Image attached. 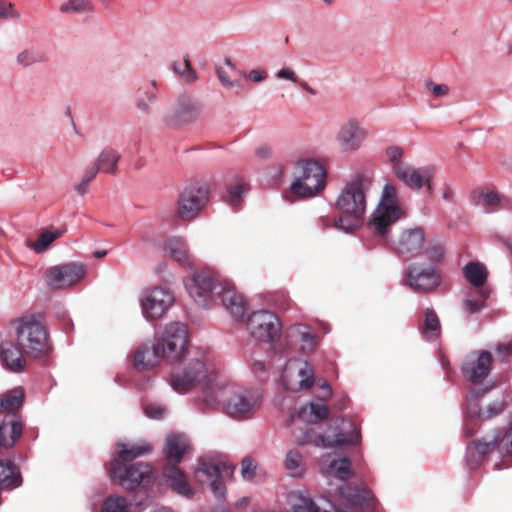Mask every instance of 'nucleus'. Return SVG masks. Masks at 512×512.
Wrapping results in <instances>:
<instances>
[{
	"label": "nucleus",
	"mask_w": 512,
	"mask_h": 512,
	"mask_svg": "<svg viewBox=\"0 0 512 512\" xmlns=\"http://www.w3.org/2000/svg\"><path fill=\"white\" fill-rule=\"evenodd\" d=\"M234 467L226 462L199 461L194 476L196 481L203 482V477L211 480V489L217 497L224 495V482L231 478Z\"/></svg>",
	"instance_id": "15"
},
{
	"label": "nucleus",
	"mask_w": 512,
	"mask_h": 512,
	"mask_svg": "<svg viewBox=\"0 0 512 512\" xmlns=\"http://www.w3.org/2000/svg\"><path fill=\"white\" fill-rule=\"evenodd\" d=\"M140 302L143 314L147 319H158L172 306L174 296L168 289L154 287L143 293Z\"/></svg>",
	"instance_id": "16"
},
{
	"label": "nucleus",
	"mask_w": 512,
	"mask_h": 512,
	"mask_svg": "<svg viewBox=\"0 0 512 512\" xmlns=\"http://www.w3.org/2000/svg\"><path fill=\"white\" fill-rule=\"evenodd\" d=\"M367 131L355 120L343 124L336 136V142L343 152L358 150L366 139Z\"/></svg>",
	"instance_id": "22"
},
{
	"label": "nucleus",
	"mask_w": 512,
	"mask_h": 512,
	"mask_svg": "<svg viewBox=\"0 0 512 512\" xmlns=\"http://www.w3.org/2000/svg\"><path fill=\"white\" fill-rule=\"evenodd\" d=\"M120 160V154L111 148L104 149L98 156L94 165L97 167L99 172L107 174H116L117 164Z\"/></svg>",
	"instance_id": "29"
},
{
	"label": "nucleus",
	"mask_w": 512,
	"mask_h": 512,
	"mask_svg": "<svg viewBox=\"0 0 512 512\" xmlns=\"http://www.w3.org/2000/svg\"><path fill=\"white\" fill-rule=\"evenodd\" d=\"M502 411V406L501 405H494L493 407L490 408V413L487 415V417H491L493 415H496L498 413H500Z\"/></svg>",
	"instance_id": "60"
},
{
	"label": "nucleus",
	"mask_w": 512,
	"mask_h": 512,
	"mask_svg": "<svg viewBox=\"0 0 512 512\" xmlns=\"http://www.w3.org/2000/svg\"><path fill=\"white\" fill-rule=\"evenodd\" d=\"M495 448L499 452L512 454V425L500 438L491 442L477 441L471 443L467 448L468 461L478 464L487 453Z\"/></svg>",
	"instance_id": "18"
},
{
	"label": "nucleus",
	"mask_w": 512,
	"mask_h": 512,
	"mask_svg": "<svg viewBox=\"0 0 512 512\" xmlns=\"http://www.w3.org/2000/svg\"><path fill=\"white\" fill-rule=\"evenodd\" d=\"M89 183L88 182H85L83 180H81V182L75 186V190L80 194V195H84L87 193L88 191V188H89Z\"/></svg>",
	"instance_id": "58"
},
{
	"label": "nucleus",
	"mask_w": 512,
	"mask_h": 512,
	"mask_svg": "<svg viewBox=\"0 0 512 512\" xmlns=\"http://www.w3.org/2000/svg\"><path fill=\"white\" fill-rule=\"evenodd\" d=\"M395 175L412 189L419 190L426 185L428 191H432L431 180L434 172L431 167L414 169L408 165H397Z\"/></svg>",
	"instance_id": "23"
},
{
	"label": "nucleus",
	"mask_w": 512,
	"mask_h": 512,
	"mask_svg": "<svg viewBox=\"0 0 512 512\" xmlns=\"http://www.w3.org/2000/svg\"><path fill=\"white\" fill-rule=\"evenodd\" d=\"M189 449L190 443L185 435L171 434L167 436L163 449L166 462L162 471L163 477L173 491L187 498L193 497L194 491L184 472L179 468V464Z\"/></svg>",
	"instance_id": "5"
},
{
	"label": "nucleus",
	"mask_w": 512,
	"mask_h": 512,
	"mask_svg": "<svg viewBox=\"0 0 512 512\" xmlns=\"http://www.w3.org/2000/svg\"><path fill=\"white\" fill-rule=\"evenodd\" d=\"M241 474L245 480H252L256 474L257 465L250 457H245L242 460Z\"/></svg>",
	"instance_id": "45"
},
{
	"label": "nucleus",
	"mask_w": 512,
	"mask_h": 512,
	"mask_svg": "<svg viewBox=\"0 0 512 512\" xmlns=\"http://www.w3.org/2000/svg\"><path fill=\"white\" fill-rule=\"evenodd\" d=\"M110 474L112 479L126 490H134L137 487L147 488L153 479V469L146 462L131 465L112 462Z\"/></svg>",
	"instance_id": "10"
},
{
	"label": "nucleus",
	"mask_w": 512,
	"mask_h": 512,
	"mask_svg": "<svg viewBox=\"0 0 512 512\" xmlns=\"http://www.w3.org/2000/svg\"><path fill=\"white\" fill-rule=\"evenodd\" d=\"M99 170L97 169V167L93 164L91 165L90 167L87 168V170L85 171L83 177H82V180L85 181V182H88L89 184L95 179V177L97 176Z\"/></svg>",
	"instance_id": "55"
},
{
	"label": "nucleus",
	"mask_w": 512,
	"mask_h": 512,
	"mask_svg": "<svg viewBox=\"0 0 512 512\" xmlns=\"http://www.w3.org/2000/svg\"><path fill=\"white\" fill-rule=\"evenodd\" d=\"M277 77L280 79H286V80H290L292 82H297V76H296L295 72L288 68H284V69H281L280 71H278Z\"/></svg>",
	"instance_id": "54"
},
{
	"label": "nucleus",
	"mask_w": 512,
	"mask_h": 512,
	"mask_svg": "<svg viewBox=\"0 0 512 512\" xmlns=\"http://www.w3.org/2000/svg\"><path fill=\"white\" fill-rule=\"evenodd\" d=\"M26 354L20 346L12 341H4L0 345V360L11 372L20 373L26 367Z\"/></svg>",
	"instance_id": "24"
},
{
	"label": "nucleus",
	"mask_w": 512,
	"mask_h": 512,
	"mask_svg": "<svg viewBox=\"0 0 512 512\" xmlns=\"http://www.w3.org/2000/svg\"><path fill=\"white\" fill-rule=\"evenodd\" d=\"M48 60L46 53L36 49H25L17 55V62L23 67L43 63Z\"/></svg>",
	"instance_id": "34"
},
{
	"label": "nucleus",
	"mask_w": 512,
	"mask_h": 512,
	"mask_svg": "<svg viewBox=\"0 0 512 512\" xmlns=\"http://www.w3.org/2000/svg\"><path fill=\"white\" fill-rule=\"evenodd\" d=\"M217 75H218V78L221 81V83L223 85H225L226 87L231 88V87L235 86L236 83L230 81L228 73L222 67L217 68Z\"/></svg>",
	"instance_id": "52"
},
{
	"label": "nucleus",
	"mask_w": 512,
	"mask_h": 512,
	"mask_svg": "<svg viewBox=\"0 0 512 512\" xmlns=\"http://www.w3.org/2000/svg\"><path fill=\"white\" fill-rule=\"evenodd\" d=\"M94 10L90 0H69L60 6L62 13H88Z\"/></svg>",
	"instance_id": "36"
},
{
	"label": "nucleus",
	"mask_w": 512,
	"mask_h": 512,
	"mask_svg": "<svg viewBox=\"0 0 512 512\" xmlns=\"http://www.w3.org/2000/svg\"><path fill=\"white\" fill-rule=\"evenodd\" d=\"M265 369V365L263 362L261 361H256L254 364H253V370L254 371H264Z\"/></svg>",
	"instance_id": "61"
},
{
	"label": "nucleus",
	"mask_w": 512,
	"mask_h": 512,
	"mask_svg": "<svg viewBox=\"0 0 512 512\" xmlns=\"http://www.w3.org/2000/svg\"><path fill=\"white\" fill-rule=\"evenodd\" d=\"M299 375L302 377L300 380V388L303 390L310 389L314 384L312 369L308 364L299 370Z\"/></svg>",
	"instance_id": "46"
},
{
	"label": "nucleus",
	"mask_w": 512,
	"mask_h": 512,
	"mask_svg": "<svg viewBox=\"0 0 512 512\" xmlns=\"http://www.w3.org/2000/svg\"><path fill=\"white\" fill-rule=\"evenodd\" d=\"M202 112V105L189 95L179 96L165 117L169 127L179 128L192 124L198 120Z\"/></svg>",
	"instance_id": "13"
},
{
	"label": "nucleus",
	"mask_w": 512,
	"mask_h": 512,
	"mask_svg": "<svg viewBox=\"0 0 512 512\" xmlns=\"http://www.w3.org/2000/svg\"><path fill=\"white\" fill-rule=\"evenodd\" d=\"M25 399L21 387L0 395V456H10L23 434L25 422L18 413Z\"/></svg>",
	"instance_id": "4"
},
{
	"label": "nucleus",
	"mask_w": 512,
	"mask_h": 512,
	"mask_svg": "<svg viewBox=\"0 0 512 512\" xmlns=\"http://www.w3.org/2000/svg\"><path fill=\"white\" fill-rule=\"evenodd\" d=\"M330 467L335 471L336 476L341 480H347L353 476L351 460L347 457L333 460Z\"/></svg>",
	"instance_id": "37"
},
{
	"label": "nucleus",
	"mask_w": 512,
	"mask_h": 512,
	"mask_svg": "<svg viewBox=\"0 0 512 512\" xmlns=\"http://www.w3.org/2000/svg\"><path fill=\"white\" fill-rule=\"evenodd\" d=\"M261 404V395L257 390L241 389L235 391L225 402L224 410L231 418L242 420L252 417Z\"/></svg>",
	"instance_id": "12"
},
{
	"label": "nucleus",
	"mask_w": 512,
	"mask_h": 512,
	"mask_svg": "<svg viewBox=\"0 0 512 512\" xmlns=\"http://www.w3.org/2000/svg\"><path fill=\"white\" fill-rule=\"evenodd\" d=\"M289 335L291 337L299 338L302 342L313 345L314 337L308 331V328L305 325L297 324L289 328Z\"/></svg>",
	"instance_id": "42"
},
{
	"label": "nucleus",
	"mask_w": 512,
	"mask_h": 512,
	"mask_svg": "<svg viewBox=\"0 0 512 512\" xmlns=\"http://www.w3.org/2000/svg\"><path fill=\"white\" fill-rule=\"evenodd\" d=\"M217 378V373L208 370L204 353L196 351L181 371L171 375L170 385L176 392L186 393L196 385L202 384L203 402L208 407H214L218 404L223 390V384H220Z\"/></svg>",
	"instance_id": "3"
},
{
	"label": "nucleus",
	"mask_w": 512,
	"mask_h": 512,
	"mask_svg": "<svg viewBox=\"0 0 512 512\" xmlns=\"http://www.w3.org/2000/svg\"><path fill=\"white\" fill-rule=\"evenodd\" d=\"M329 409L324 404L308 403L301 407L298 416L305 422L317 423L328 417Z\"/></svg>",
	"instance_id": "31"
},
{
	"label": "nucleus",
	"mask_w": 512,
	"mask_h": 512,
	"mask_svg": "<svg viewBox=\"0 0 512 512\" xmlns=\"http://www.w3.org/2000/svg\"><path fill=\"white\" fill-rule=\"evenodd\" d=\"M209 199V187L205 183H191L180 193L177 215L182 220H192L203 209Z\"/></svg>",
	"instance_id": "11"
},
{
	"label": "nucleus",
	"mask_w": 512,
	"mask_h": 512,
	"mask_svg": "<svg viewBox=\"0 0 512 512\" xmlns=\"http://www.w3.org/2000/svg\"><path fill=\"white\" fill-rule=\"evenodd\" d=\"M16 341L27 357L38 359L52 351L46 326L34 315L23 316L16 322Z\"/></svg>",
	"instance_id": "6"
},
{
	"label": "nucleus",
	"mask_w": 512,
	"mask_h": 512,
	"mask_svg": "<svg viewBox=\"0 0 512 512\" xmlns=\"http://www.w3.org/2000/svg\"><path fill=\"white\" fill-rule=\"evenodd\" d=\"M155 345L163 360L169 363L180 361L188 352L189 334L187 326L180 322H172L165 326Z\"/></svg>",
	"instance_id": "9"
},
{
	"label": "nucleus",
	"mask_w": 512,
	"mask_h": 512,
	"mask_svg": "<svg viewBox=\"0 0 512 512\" xmlns=\"http://www.w3.org/2000/svg\"><path fill=\"white\" fill-rule=\"evenodd\" d=\"M425 243V232L421 227L403 229L396 240L393 241V248L400 256H415Z\"/></svg>",
	"instance_id": "20"
},
{
	"label": "nucleus",
	"mask_w": 512,
	"mask_h": 512,
	"mask_svg": "<svg viewBox=\"0 0 512 512\" xmlns=\"http://www.w3.org/2000/svg\"><path fill=\"white\" fill-rule=\"evenodd\" d=\"M63 234V230L44 231L39 235L38 239L32 245V247L37 253L44 252L53 241L60 238Z\"/></svg>",
	"instance_id": "35"
},
{
	"label": "nucleus",
	"mask_w": 512,
	"mask_h": 512,
	"mask_svg": "<svg viewBox=\"0 0 512 512\" xmlns=\"http://www.w3.org/2000/svg\"><path fill=\"white\" fill-rule=\"evenodd\" d=\"M247 328L255 339L273 342L280 334L281 323L274 313L260 310L248 317Z\"/></svg>",
	"instance_id": "14"
},
{
	"label": "nucleus",
	"mask_w": 512,
	"mask_h": 512,
	"mask_svg": "<svg viewBox=\"0 0 512 512\" xmlns=\"http://www.w3.org/2000/svg\"><path fill=\"white\" fill-rule=\"evenodd\" d=\"M428 255L431 261L439 262L443 259L444 249L441 245H436L428 250Z\"/></svg>",
	"instance_id": "51"
},
{
	"label": "nucleus",
	"mask_w": 512,
	"mask_h": 512,
	"mask_svg": "<svg viewBox=\"0 0 512 512\" xmlns=\"http://www.w3.org/2000/svg\"><path fill=\"white\" fill-rule=\"evenodd\" d=\"M161 359L155 343L152 346L143 344L134 353L133 365L138 371H146L157 366Z\"/></svg>",
	"instance_id": "26"
},
{
	"label": "nucleus",
	"mask_w": 512,
	"mask_h": 512,
	"mask_svg": "<svg viewBox=\"0 0 512 512\" xmlns=\"http://www.w3.org/2000/svg\"><path fill=\"white\" fill-rule=\"evenodd\" d=\"M145 414L154 419H160L165 413V408L160 405L150 404L144 408Z\"/></svg>",
	"instance_id": "50"
},
{
	"label": "nucleus",
	"mask_w": 512,
	"mask_h": 512,
	"mask_svg": "<svg viewBox=\"0 0 512 512\" xmlns=\"http://www.w3.org/2000/svg\"><path fill=\"white\" fill-rule=\"evenodd\" d=\"M403 153V149L399 146H390L386 149V155L389 161L392 163V168L395 174L397 165H405L401 162Z\"/></svg>",
	"instance_id": "44"
},
{
	"label": "nucleus",
	"mask_w": 512,
	"mask_h": 512,
	"mask_svg": "<svg viewBox=\"0 0 512 512\" xmlns=\"http://www.w3.org/2000/svg\"><path fill=\"white\" fill-rule=\"evenodd\" d=\"M372 183V176L368 173H356L346 182L335 202L340 212V216L332 220L336 228L350 231L361 224L366 212V194Z\"/></svg>",
	"instance_id": "2"
},
{
	"label": "nucleus",
	"mask_w": 512,
	"mask_h": 512,
	"mask_svg": "<svg viewBox=\"0 0 512 512\" xmlns=\"http://www.w3.org/2000/svg\"><path fill=\"white\" fill-rule=\"evenodd\" d=\"M106 254H107V252L105 250H102V251H96L94 253V256L96 258H102V257L106 256Z\"/></svg>",
	"instance_id": "63"
},
{
	"label": "nucleus",
	"mask_w": 512,
	"mask_h": 512,
	"mask_svg": "<svg viewBox=\"0 0 512 512\" xmlns=\"http://www.w3.org/2000/svg\"><path fill=\"white\" fill-rule=\"evenodd\" d=\"M85 273L86 269L83 264L71 262L49 268L45 278L49 286L59 289L78 283Z\"/></svg>",
	"instance_id": "17"
},
{
	"label": "nucleus",
	"mask_w": 512,
	"mask_h": 512,
	"mask_svg": "<svg viewBox=\"0 0 512 512\" xmlns=\"http://www.w3.org/2000/svg\"><path fill=\"white\" fill-rule=\"evenodd\" d=\"M406 276L408 285L417 293L433 292L441 283L436 269H421L415 264L408 267Z\"/></svg>",
	"instance_id": "19"
},
{
	"label": "nucleus",
	"mask_w": 512,
	"mask_h": 512,
	"mask_svg": "<svg viewBox=\"0 0 512 512\" xmlns=\"http://www.w3.org/2000/svg\"><path fill=\"white\" fill-rule=\"evenodd\" d=\"M467 415L471 420L473 418H481L483 417V413L481 411L479 402H478V394L475 392H471L467 398Z\"/></svg>",
	"instance_id": "43"
},
{
	"label": "nucleus",
	"mask_w": 512,
	"mask_h": 512,
	"mask_svg": "<svg viewBox=\"0 0 512 512\" xmlns=\"http://www.w3.org/2000/svg\"><path fill=\"white\" fill-rule=\"evenodd\" d=\"M492 292L491 288H484L476 290V299H465L462 303V308L467 315L479 313L484 307L486 300L490 297Z\"/></svg>",
	"instance_id": "33"
},
{
	"label": "nucleus",
	"mask_w": 512,
	"mask_h": 512,
	"mask_svg": "<svg viewBox=\"0 0 512 512\" xmlns=\"http://www.w3.org/2000/svg\"><path fill=\"white\" fill-rule=\"evenodd\" d=\"M423 314V320L419 325L420 332L426 340H436L441 335L439 317L432 308H426Z\"/></svg>",
	"instance_id": "28"
},
{
	"label": "nucleus",
	"mask_w": 512,
	"mask_h": 512,
	"mask_svg": "<svg viewBox=\"0 0 512 512\" xmlns=\"http://www.w3.org/2000/svg\"><path fill=\"white\" fill-rule=\"evenodd\" d=\"M138 107L143 111L148 110V105L146 103H144L143 101H138Z\"/></svg>",
	"instance_id": "64"
},
{
	"label": "nucleus",
	"mask_w": 512,
	"mask_h": 512,
	"mask_svg": "<svg viewBox=\"0 0 512 512\" xmlns=\"http://www.w3.org/2000/svg\"><path fill=\"white\" fill-rule=\"evenodd\" d=\"M246 190L243 183L232 185L227 190V202L233 206L238 207L242 202V194Z\"/></svg>",
	"instance_id": "41"
},
{
	"label": "nucleus",
	"mask_w": 512,
	"mask_h": 512,
	"mask_svg": "<svg viewBox=\"0 0 512 512\" xmlns=\"http://www.w3.org/2000/svg\"><path fill=\"white\" fill-rule=\"evenodd\" d=\"M403 216L404 213L398 203L396 188L391 184H386L381 201L373 212L368 227L373 235L383 241H388L391 226Z\"/></svg>",
	"instance_id": "7"
},
{
	"label": "nucleus",
	"mask_w": 512,
	"mask_h": 512,
	"mask_svg": "<svg viewBox=\"0 0 512 512\" xmlns=\"http://www.w3.org/2000/svg\"><path fill=\"white\" fill-rule=\"evenodd\" d=\"M186 289L194 301L202 307L220 299L226 310L236 319L243 318L247 306L243 296L229 282H221L216 272L201 269L194 273L186 284Z\"/></svg>",
	"instance_id": "1"
},
{
	"label": "nucleus",
	"mask_w": 512,
	"mask_h": 512,
	"mask_svg": "<svg viewBox=\"0 0 512 512\" xmlns=\"http://www.w3.org/2000/svg\"><path fill=\"white\" fill-rule=\"evenodd\" d=\"M19 14L14 10L13 4L0 0V18H18Z\"/></svg>",
	"instance_id": "48"
},
{
	"label": "nucleus",
	"mask_w": 512,
	"mask_h": 512,
	"mask_svg": "<svg viewBox=\"0 0 512 512\" xmlns=\"http://www.w3.org/2000/svg\"><path fill=\"white\" fill-rule=\"evenodd\" d=\"M249 79L254 82H260L265 79V74L261 70H252L249 73Z\"/></svg>",
	"instance_id": "57"
},
{
	"label": "nucleus",
	"mask_w": 512,
	"mask_h": 512,
	"mask_svg": "<svg viewBox=\"0 0 512 512\" xmlns=\"http://www.w3.org/2000/svg\"><path fill=\"white\" fill-rule=\"evenodd\" d=\"M127 502L125 498L119 496L108 497L102 506V512H125Z\"/></svg>",
	"instance_id": "40"
},
{
	"label": "nucleus",
	"mask_w": 512,
	"mask_h": 512,
	"mask_svg": "<svg viewBox=\"0 0 512 512\" xmlns=\"http://www.w3.org/2000/svg\"><path fill=\"white\" fill-rule=\"evenodd\" d=\"M174 71L179 74L187 83H193L197 80V74L192 68L188 56L184 58L182 63H174Z\"/></svg>",
	"instance_id": "38"
},
{
	"label": "nucleus",
	"mask_w": 512,
	"mask_h": 512,
	"mask_svg": "<svg viewBox=\"0 0 512 512\" xmlns=\"http://www.w3.org/2000/svg\"><path fill=\"white\" fill-rule=\"evenodd\" d=\"M463 275L476 290L488 288L485 286L489 272L480 262H469L463 267Z\"/></svg>",
	"instance_id": "27"
},
{
	"label": "nucleus",
	"mask_w": 512,
	"mask_h": 512,
	"mask_svg": "<svg viewBox=\"0 0 512 512\" xmlns=\"http://www.w3.org/2000/svg\"><path fill=\"white\" fill-rule=\"evenodd\" d=\"M118 458L113 462H120L126 464L127 462H131L137 457L149 453L151 451V446L149 444H119L118 445Z\"/></svg>",
	"instance_id": "30"
},
{
	"label": "nucleus",
	"mask_w": 512,
	"mask_h": 512,
	"mask_svg": "<svg viewBox=\"0 0 512 512\" xmlns=\"http://www.w3.org/2000/svg\"><path fill=\"white\" fill-rule=\"evenodd\" d=\"M302 462V456L298 451L291 450L287 453L285 459V467L290 471L297 470Z\"/></svg>",
	"instance_id": "47"
},
{
	"label": "nucleus",
	"mask_w": 512,
	"mask_h": 512,
	"mask_svg": "<svg viewBox=\"0 0 512 512\" xmlns=\"http://www.w3.org/2000/svg\"><path fill=\"white\" fill-rule=\"evenodd\" d=\"M295 174L291 192L300 198L316 196L326 186V171L318 161L299 160L296 163Z\"/></svg>",
	"instance_id": "8"
},
{
	"label": "nucleus",
	"mask_w": 512,
	"mask_h": 512,
	"mask_svg": "<svg viewBox=\"0 0 512 512\" xmlns=\"http://www.w3.org/2000/svg\"><path fill=\"white\" fill-rule=\"evenodd\" d=\"M300 86H301L304 90L308 91V92H309V93H311V94H315V93H316V92H315V90H314V89H312V88H311V87H310L306 82H301V83H300Z\"/></svg>",
	"instance_id": "62"
},
{
	"label": "nucleus",
	"mask_w": 512,
	"mask_h": 512,
	"mask_svg": "<svg viewBox=\"0 0 512 512\" xmlns=\"http://www.w3.org/2000/svg\"><path fill=\"white\" fill-rule=\"evenodd\" d=\"M492 361L488 351H480L477 356L468 357L462 365L463 376L472 383H481L489 375Z\"/></svg>",
	"instance_id": "21"
},
{
	"label": "nucleus",
	"mask_w": 512,
	"mask_h": 512,
	"mask_svg": "<svg viewBox=\"0 0 512 512\" xmlns=\"http://www.w3.org/2000/svg\"><path fill=\"white\" fill-rule=\"evenodd\" d=\"M474 198L478 197L477 204L482 203L485 206L495 208L500 204V196L494 191H485L483 189L473 192Z\"/></svg>",
	"instance_id": "39"
},
{
	"label": "nucleus",
	"mask_w": 512,
	"mask_h": 512,
	"mask_svg": "<svg viewBox=\"0 0 512 512\" xmlns=\"http://www.w3.org/2000/svg\"><path fill=\"white\" fill-rule=\"evenodd\" d=\"M360 441V430L356 424L348 419H342V428L334 436H323L325 447H341L355 445Z\"/></svg>",
	"instance_id": "25"
},
{
	"label": "nucleus",
	"mask_w": 512,
	"mask_h": 512,
	"mask_svg": "<svg viewBox=\"0 0 512 512\" xmlns=\"http://www.w3.org/2000/svg\"><path fill=\"white\" fill-rule=\"evenodd\" d=\"M255 154L260 159H267L272 155V148L269 145H261L255 150Z\"/></svg>",
	"instance_id": "53"
},
{
	"label": "nucleus",
	"mask_w": 512,
	"mask_h": 512,
	"mask_svg": "<svg viewBox=\"0 0 512 512\" xmlns=\"http://www.w3.org/2000/svg\"><path fill=\"white\" fill-rule=\"evenodd\" d=\"M165 251L181 265H188L189 253L185 243L181 239H170L165 244Z\"/></svg>",
	"instance_id": "32"
},
{
	"label": "nucleus",
	"mask_w": 512,
	"mask_h": 512,
	"mask_svg": "<svg viewBox=\"0 0 512 512\" xmlns=\"http://www.w3.org/2000/svg\"><path fill=\"white\" fill-rule=\"evenodd\" d=\"M497 352L504 358L512 355V345L510 343H502L497 346Z\"/></svg>",
	"instance_id": "56"
},
{
	"label": "nucleus",
	"mask_w": 512,
	"mask_h": 512,
	"mask_svg": "<svg viewBox=\"0 0 512 512\" xmlns=\"http://www.w3.org/2000/svg\"><path fill=\"white\" fill-rule=\"evenodd\" d=\"M454 192L450 187H446L443 192V199L446 201H452Z\"/></svg>",
	"instance_id": "59"
},
{
	"label": "nucleus",
	"mask_w": 512,
	"mask_h": 512,
	"mask_svg": "<svg viewBox=\"0 0 512 512\" xmlns=\"http://www.w3.org/2000/svg\"><path fill=\"white\" fill-rule=\"evenodd\" d=\"M426 86L436 97H443L449 93V87L446 84H436L433 81H428Z\"/></svg>",
	"instance_id": "49"
}]
</instances>
